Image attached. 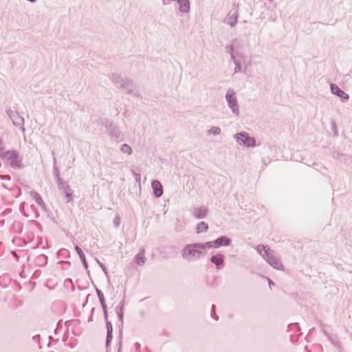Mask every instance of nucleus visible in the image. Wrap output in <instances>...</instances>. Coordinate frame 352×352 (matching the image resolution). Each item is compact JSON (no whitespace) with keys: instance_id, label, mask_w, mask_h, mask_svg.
<instances>
[{"instance_id":"a211bd4d","label":"nucleus","mask_w":352,"mask_h":352,"mask_svg":"<svg viewBox=\"0 0 352 352\" xmlns=\"http://www.w3.org/2000/svg\"><path fill=\"white\" fill-rule=\"evenodd\" d=\"M144 250H141L140 252L135 256V263L140 266H142L145 263L146 258L144 256Z\"/></svg>"},{"instance_id":"7c9ffc66","label":"nucleus","mask_w":352,"mask_h":352,"mask_svg":"<svg viewBox=\"0 0 352 352\" xmlns=\"http://www.w3.org/2000/svg\"><path fill=\"white\" fill-rule=\"evenodd\" d=\"M135 181L138 183L140 182L141 176L138 173H135Z\"/></svg>"},{"instance_id":"f704fd0d","label":"nucleus","mask_w":352,"mask_h":352,"mask_svg":"<svg viewBox=\"0 0 352 352\" xmlns=\"http://www.w3.org/2000/svg\"><path fill=\"white\" fill-rule=\"evenodd\" d=\"M102 269L103 272L107 274V268L105 267L104 265L102 266Z\"/></svg>"},{"instance_id":"c9c22d12","label":"nucleus","mask_w":352,"mask_h":352,"mask_svg":"<svg viewBox=\"0 0 352 352\" xmlns=\"http://www.w3.org/2000/svg\"><path fill=\"white\" fill-rule=\"evenodd\" d=\"M97 262L99 264V265L101 267V268L102 267V266H104V265L102 263H100L98 260H97Z\"/></svg>"},{"instance_id":"1a4fd4ad","label":"nucleus","mask_w":352,"mask_h":352,"mask_svg":"<svg viewBox=\"0 0 352 352\" xmlns=\"http://www.w3.org/2000/svg\"><path fill=\"white\" fill-rule=\"evenodd\" d=\"M330 89L332 94L337 96L342 101H346L349 98L348 94L342 90L337 85L331 83L330 85Z\"/></svg>"},{"instance_id":"4be33fe9","label":"nucleus","mask_w":352,"mask_h":352,"mask_svg":"<svg viewBox=\"0 0 352 352\" xmlns=\"http://www.w3.org/2000/svg\"><path fill=\"white\" fill-rule=\"evenodd\" d=\"M109 134L111 137L116 140H119L122 138L121 133L116 128H112L109 132Z\"/></svg>"},{"instance_id":"6ab92c4d","label":"nucleus","mask_w":352,"mask_h":352,"mask_svg":"<svg viewBox=\"0 0 352 352\" xmlns=\"http://www.w3.org/2000/svg\"><path fill=\"white\" fill-rule=\"evenodd\" d=\"M75 250H76V252L78 253V254L83 264V266L85 267V269H87V263L86 261L85 256V254L83 253L82 250L78 245L75 246Z\"/></svg>"},{"instance_id":"f3484780","label":"nucleus","mask_w":352,"mask_h":352,"mask_svg":"<svg viewBox=\"0 0 352 352\" xmlns=\"http://www.w3.org/2000/svg\"><path fill=\"white\" fill-rule=\"evenodd\" d=\"M30 196L42 208H45V204L38 193L32 191L30 192Z\"/></svg>"},{"instance_id":"423d86ee","label":"nucleus","mask_w":352,"mask_h":352,"mask_svg":"<svg viewBox=\"0 0 352 352\" xmlns=\"http://www.w3.org/2000/svg\"><path fill=\"white\" fill-rule=\"evenodd\" d=\"M6 113L10 118V119L12 120L13 124L16 126H20L21 131L24 132L25 128L23 126V118L21 116H19L16 111L14 110L8 109L6 111Z\"/></svg>"},{"instance_id":"393cba45","label":"nucleus","mask_w":352,"mask_h":352,"mask_svg":"<svg viewBox=\"0 0 352 352\" xmlns=\"http://www.w3.org/2000/svg\"><path fill=\"white\" fill-rule=\"evenodd\" d=\"M271 250L267 246L263 245H258L256 248L257 252L260 254V255L262 256V254H263L264 252H265L267 250Z\"/></svg>"},{"instance_id":"2f4dec72","label":"nucleus","mask_w":352,"mask_h":352,"mask_svg":"<svg viewBox=\"0 0 352 352\" xmlns=\"http://www.w3.org/2000/svg\"><path fill=\"white\" fill-rule=\"evenodd\" d=\"M135 349L138 352H139L140 351V344L138 343V342H136L135 344Z\"/></svg>"},{"instance_id":"412c9836","label":"nucleus","mask_w":352,"mask_h":352,"mask_svg":"<svg viewBox=\"0 0 352 352\" xmlns=\"http://www.w3.org/2000/svg\"><path fill=\"white\" fill-rule=\"evenodd\" d=\"M221 133V129L219 126H212L207 131L208 135H212L214 136L219 135Z\"/></svg>"},{"instance_id":"f03ea898","label":"nucleus","mask_w":352,"mask_h":352,"mask_svg":"<svg viewBox=\"0 0 352 352\" xmlns=\"http://www.w3.org/2000/svg\"><path fill=\"white\" fill-rule=\"evenodd\" d=\"M182 257L189 261L204 257L206 254L201 250L199 243L186 245L181 252Z\"/></svg>"},{"instance_id":"cd10ccee","label":"nucleus","mask_w":352,"mask_h":352,"mask_svg":"<svg viewBox=\"0 0 352 352\" xmlns=\"http://www.w3.org/2000/svg\"><path fill=\"white\" fill-rule=\"evenodd\" d=\"M107 333L109 334V337H111V334L112 330H113L111 324L109 322H107Z\"/></svg>"},{"instance_id":"b1692460","label":"nucleus","mask_w":352,"mask_h":352,"mask_svg":"<svg viewBox=\"0 0 352 352\" xmlns=\"http://www.w3.org/2000/svg\"><path fill=\"white\" fill-rule=\"evenodd\" d=\"M120 151L123 153H126L127 155H131L132 153V149L127 144H122L120 147Z\"/></svg>"},{"instance_id":"58836bf2","label":"nucleus","mask_w":352,"mask_h":352,"mask_svg":"<svg viewBox=\"0 0 352 352\" xmlns=\"http://www.w3.org/2000/svg\"><path fill=\"white\" fill-rule=\"evenodd\" d=\"M104 315L105 318H107V310H106V312H104Z\"/></svg>"},{"instance_id":"dca6fc26","label":"nucleus","mask_w":352,"mask_h":352,"mask_svg":"<svg viewBox=\"0 0 352 352\" xmlns=\"http://www.w3.org/2000/svg\"><path fill=\"white\" fill-rule=\"evenodd\" d=\"M59 188L63 190L65 194V197L67 199V201H72V195L70 192H69V186L68 185H66L62 182H60L58 184Z\"/></svg>"},{"instance_id":"aec40b11","label":"nucleus","mask_w":352,"mask_h":352,"mask_svg":"<svg viewBox=\"0 0 352 352\" xmlns=\"http://www.w3.org/2000/svg\"><path fill=\"white\" fill-rule=\"evenodd\" d=\"M196 230L198 234L201 232H206L208 230V226L204 221H201L197 224Z\"/></svg>"},{"instance_id":"9b49d317","label":"nucleus","mask_w":352,"mask_h":352,"mask_svg":"<svg viewBox=\"0 0 352 352\" xmlns=\"http://www.w3.org/2000/svg\"><path fill=\"white\" fill-rule=\"evenodd\" d=\"M151 187L156 197H160L163 195L162 185L158 180H153L151 183Z\"/></svg>"},{"instance_id":"ddd939ff","label":"nucleus","mask_w":352,"mask_h":352,"mask_svg":"<svg viewBox=\"0 0 352 352\" xmlns=\"http://www.w3.org/2000/svg\"><path fill=\"white\" fill-rule=\"evenodd\" d=\"M179 10L182 14H188L190 10V3L189 0H179L177 3Z\"/></svg>"},{"instance_id":"a19ab883","label":"nucleus","mask_w":352,"mask_h":352,"mask_svg":"<svg viewBox=\"0 0 352 352\" xmlns=\"http://www.w3.org/2000/svg\"><path fill=\"white\" fill-rule=\"evenodd\" d=\"M1 145H2V143H1V141L0 140V149H2Z\"/></svg>"},{"instance_id":"4468645a","label":"nucleus","mask_w":352,"mask_h":352,"mask_svg":"<svg viewBox=\"0 0 352 352\" xmlns=\"http://www.w3.org/2000/svg\"><path fill=\"white\" fill-rule=\"evenodd\" d=\"M215 241V248H219L221 246H228L230 244L231 240L228 238L227 236H223L221 237H219Z\"/></svg>"},{"instance_id":"9d476101","label":"nucleus","mask_w":352,"mask_h":352,"mask_svg":"<svg viewBox=\"0 0 352 352\" xmlns=\"http://www.w3.org/2000/svg\"><path fill=\"white\" fill-rule=\"evenodd\" d=\"M237 21V12L236 10H231L225 18L224 22L230 27H234L236 24Z\"/></svg>"},{"instance_id":"39448f33","label":"nucleus","mask_w":352,"mask_h":352,"mask_svg":"<svg viewBox=\"0 0 352 352\" xmlns=\"http://www.w3.org/2000/svg\"><path fill=\"white\" fill-rule=\"evenodd\" d=\"M234 138L236 142L241 146L246 147H255L256 145L255 138L250 136L246 132L243 131L236 133L234 135Z\"/></svg>"},{"instance_id":"0eeeda50","label":"nucleus","mask_w":352,"mask_h":352,"mask_svg":"<svg viewBox=\"0 0 352 352\" xmlns=\"http://www.w3.org/2000/svg\"><path fill=\"white\" fill-rule=\"evenodd\" d=\"M5 157L9 162L11 166L19 167L21 164V159L19 154L14 151H7L5 153Z\"/></svg>"},{"instance_id":"4c0bfd02","label":"nucleus","mask_w":352,"mask_h":352,"mask_svg":"<svg viewBox=\"0 0 352 352\" xmlns=\"http://www.w3.org/2000/svg\"><path fill=\"white\" fill-rule=\"evenodd\" d=\"M214 307H214V305H213L212 306V313L214 311Z\"/></svg>"},{"instance_id":"bb28decb","label":"nucleus","mask_w":352,"mask_h":352,"mask_svg":"<svg viewBox=\"0 0 352 352\" xmlns=\"http://www.w3.org/2000/svg\"><path fill=\"white\" fill-rule=\"evenodd\" d=\"M117 314L118 315V317L120 320H122L123 318V304L120 307L119 309L117 311Z\"/></svg>"},{"instance_id":"6e6552de","label":"nucleus","mask_w":352,"mask_h":352,"mask_svg":"<svg viewBox=\"0 0 352 352\" xmlns=\"http://www.w3.org/2000/svg\"><path fill=\"white\" fill-rule=\"evenodd\" d=\"M115 82L122 88L123 91L126 94H131L133 91V82L129 80H124L120 77H117L114 80Z\"/></svg>"},{"instance_id":"20e7f679","label":"nucleus","mask_w":352,"mask_h":352,"mask_svg":"<svg viewBox=\"0 0 352 352\" xmlns=\"http://www.w3.org/2000/svg\"><path fill=\"white\" fill-rule=\"evenodd\" d=\"M262 257L274 268L283 270V265L280 261V258L274 250H267L262 254Z\"/></svg>"},{"instance_id":"473e14b6","label":"nucleus","mask_w":352,"mask_h":352,"mask_svg":"<svg viewBox=\"0 0 352 352\" xmlns=\"http://www.w3.org/2000/svg\"><path fill=\"white\" fill-rule=\"evenodd\" d=\"M267 281L269 283V285L270 287H272V285H274V283L270 278H267Z\"/></svg>"},{"instance_id":"a878e982","label":"nucleus","mask_w":352,"mask_h":352,"mask_svg":"<svg viewBox=\"0 0 352 352\" xmlns=\"http://www.w3.org/2000/svg\"><path fill=\"white\" fill-rule=\"evenodd\" d=\"M96 293L99 298L100 302H102V301L104 300V297L102 292L100 289H96Z\"/></svg>"},{"instance_id":"2eb2a0df","label":"nucleus","mask_w":352,"mask_h":352,"mask_svg":"<svg viewBox=\"0 0 352 352\" xmlns=\"http://www.w3.org/2000/svg\"><path fill=\"white\" fill-rule=\"evenodd\" d=\"M210 261H211V263L214 264L217 267L219 268L223 263V261H224L223 256L220 254L213 255L210 258Z\"/></svg>"},{"instance_id":"72a5a7b5","label":"nucleus","mask_w":352,"mask_h":352,"mask_svg":"<svg viewBox=\"0 0 352 352\" xmlns=\"http://www.w3.org/2000/svg\"><path fill=\"white\" fill-rule=\"evenodd\" d=\"M111 337H109V334L107 333V344H108L109 343V342L111 341Z\"/></svg>"},{"instance_id":"79ce46f5","label":"nucleus","mask_w":352,"mask_h":352,"mask_svg":"<svg viewBox=\"0 0 352 352\" xmlns=\"http://www.w3.org/2000/svg\"><path fill=\"white\" fill-rule=\"evenodd\" d=\"M115 224H116V226H118L119 224V222L118 221H116Z\"/></svg>"},{"instance_id":"7ed1b4c3","label":"nucleus","mask_w":352,"mask_h":352,"mask_svg":"<svg viewBox=\"0 0 352 352\" xmlns=\"http://www.w3.org/2000/svg\"><path fill=\"white\" fill-rule=\"evenodd\" d=\"M225 99L233 115L239 116L240 114V107L236 91L232 88L228 89L226 92Z\"/></svg>"},{"instance_id":"c85d7f7f","label":"nucleus","mask_w":352,"mask_h":352,"mask_svg":"<svg viewBox=\"0 0 352 352\" xmlns=\"http://www.w3.org/2000/svg\"><path fill=\"white\" fill-rule=\"evenodd\" d=\"M173 1H176L177 3H178L179 0H162V3L164 6H167Z\"/></svg>"},{"instance_id":"ea45409f","label":"nucleus","mask_w":352,"mask_h":352,"mask_svg":"<svg viewBox=\"0 0 352 352\" xmlns=\"http://www.w3.org/2000/svg\"><path fill=\"white\" fill-rule=\"evenodd\" d=\"M1 145H2V143H1V141L0 140V149H2Z\"/></svg>"},{"instance_id":"c756f323","label":"nucleus","mask_w":352,"mask_h":352,"mask_svg":"<svg viewBox=\"0 0 352 352\" xmlns=\"http://www.w3.org/2000/svg\"><path fill=\"white\" fill-rule=\"evenodd\" d=\"M100 303L102 307L103 312H106V310H107V307L105 303V300L102 301V302H100Z\"/></svg>"},{"instance_id":"37998d69","label":"nucleus","mask_w":352,"mask_h":352,"mask_svg":"<svg viewBox=\"0 0 352 352\" xmlns=\"http://www.w3.org/2000/svg\"><path fill=\"white\" fill-rule=\"evenodd\" d=\"M270 1H272L273 0H269Z\"/></svg>"},{"instance_id":"f8f14e48","label":"nucleus","mask_w":352,"mask_h":352,"mask_svg":"<svg viewBox=\"0 0 352 352\" xmlns=\"http://www.w3.org/2000/svg\"><path fill=\"white\" fill-rule=\"evenodd\" d=\"M193 216L197 219H204L208 214V209L205 206L195 208L193 210Z\"/></svg>"},{"instance_id":"e433bc0d","label":"nucleus","mask_w":352,"mask_h":352,"mask_svg":"<svg viewBox=\"0 0 352 352\" xmlns=\"http://www.w3.org/2000/svg\"><path fill=\"white\" fill-rule=\"evenodd\" d=\"M97 262L99 264V265L101 267V268L102 267V266H104V265L102 263H100L98 260H97Z\"/></svg>"},{"instance_id":"f257e3e1","label":"nucleus","mask_w":352,"mask_h":352,"mask_svg":"<svg viewBox=\"0 0 352 352\" xmlns=\"http://www.w3.org/2000/svg\"><path fill=\"white\" fill-rule=\"evenodd\" d=\"M228 52L230 54L231 58L235 65L234 73L245 72L251 64V58L243 52L239 41H234L228 47Z\"/></svg>"},{"instance_id":"5701e85b","label":"nucleus","mask_w":352,"mask_h":352,"mask_svg":"<svg viewBox=\"0 0 352 352\" xmlns=\"http://www.w3.org/2000/svg\"><path fill=\"white\" fill-rule=\"evenodd\" d=\"M214 243H215L214 241H208V242H206V243H199V245L201 250L204 252V250H206V248H215Z\"/></svg>"}]
</instances>
